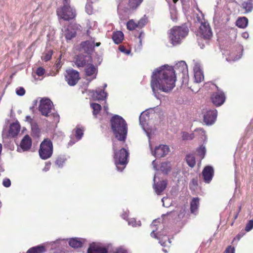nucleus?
<instances>
[{"mask_svg": "<svg viewBox=\"0 0 253 253\" xmlns=\"http://www.w3.org/2000/svg\"><path fill=\"white\" fill-rule=\"evenodd\" d=\"M181 73L183 75L187 74V66L184 61H180L174 66V68L167 65L162 66L155 70L151 76V87L153 94L161 99L159 90L169 92L175 86L176 80L175 72Z\"/></svg>", "mask_w": 253, "mask_h": 253, "instance_id": "nucleus-1", "label": "nucleus"}, {"mask_svg": "<svg viewBox=\"0 0 253 253\" xmlns=\"http://www.w3.org/2000/svg\"><path fill=\"white\" fill-rule=\"evenodd\" d=\"M111 129L119 142H125L127 133V125L120 116L115 115L110 120Z\"/></svg>", "mask_w": 253, "mask_h": 253, "instance_id": "nucleus-2", "label": "nucleus"}, {"mask_svg": "<svg viewBox=\"0 0 253 253\" xmlns=\"http://www.w3.org/2000/svg\"><path fill=\"white\" fill-rule=\"evenodd\" d=\"M124 142L114 140L113 144L115 164L117 170L120 171H123L128 163V151L124 148H122L117 151L118 146L122 145Z\"/></svg>", "mask_w": 253, "mask_h": 253, "instance_id": "nucleus-3", "label": "nucleus"}, {"mask_svg": "<svg viewBox=\"0 0 253 253\" xmlns=\"http://www.w3.org/2000/svg\"><path fill=\"white\" fill-rule=\"evenodd\" d=\"M154 115V109L150 108L141 113L139 116L140 125L145 132L149 138V146L151 150H152V147L150 143V139L152 135L154 134L155 130L151 127H147V126H148L149 121L150 118H152Z\"/></svg>", "mask_w": 253, "mask_h": 253, "instance_id": "nucleus-4", "label": "nucleus"}, {"mask_svg": "<svg viewBox=\"0 0 253 253\" xmlns=\"http://www.w3.org/2000/svg\"><path fill=\"white\" fill-rule=\"evenodd\" d=\"M188 28L184 25L173 27L169 33L170 43L174 46L180 44L182 40L188 35Z\"/></svg>", "mask_w": 253, "mask_h": 253, "instance_id": "nucleus-5", "label": "nucleus"}, {"mask_svg": "<svg viewBox=\"0 0 253 253\" xmlns=\"http://www.w3.org/2000/svg\"><path fill=\"white\" fill-rule=\"evenodd\" d=\"M53 107V103L50 99L42 98L40 101L39 110L43 116L46 117L52 116L53 121L57 123L59 121V116L57 113L52 112Z\"/></svg>", "mask_w": 253, "mask_h": 253, "instance_id": "nucleus-6", "label": "nucleus"}, {"mask_svg": "<svg viewBox=\"0 0 253 253\" xmlns=\"http://www.w3.org/2000/svg\"><path fill=\"white\" fill-rule=\"evenodd\" d=\"M70 0H63V5L57 8L56 10L59 18L66 21H69L76 17V11L70 5Z\"/></svg>", "mask_w": 253, "mask_h": 253, "instance_id": "nucleus-7", "label": "nucleus"}, {"mask_svg": "<svg viewBox=\"0 0 253 253\" xmlns=\"http://www.w3.org/2000/svg\"><path fill=\"white\" fill-rule=\"evenodd\" d=\"M199 39L198 40V44L201 48H203L205 44H208L209 41L212 36V32L208 22H202L199 28Z\"/></svg>", "mask_w": 253, "mask_h": 253, "instance_id": "nucleus-8", "label": "nucleus"}, {"mask_svg": "<svg viewBox=\"0 0 253 253\" xmlns=\"http://www.w3.org/2000/svg\"><path fill=\"white\" fill-rule=\"evenodd\" d=\"M53 147L52 141L48 138H45L41 143L39 149L40 157L42 160H46L52 156Z\"/></svg>", "mask_w": 253, "mask_h": 253, "instance_id": "nucleus-9", "label": "nucleus"}, {"mask_svg": "<svg viewBox=\"0 0 253 253\" xmlns=\"http://www.w3.org/2000/svg\"><path fill=\"white\" fill-rule=\"evenodd\" d=\"M157 222H158V221L156 220H154L151 224V227L153 228L150 234L151 236L159 240V243L162 246L166 247L167 246V242H168L169 244H170L171 242L167 236V233L165 231H158V228L154 227V226H157V224H156Z\"/></svg>", "mask_w": 253, "mask_h": 253, "instance_id": "nucleus-10", "label": "nucleus"}, {"mask_svg": "<svg viewBox=\"0 0 253 253\" xmlns=\"http://www.w3.org/2000/svg\"><path fill=\"white\" fill-rule=\"evenodd\" d=\"M73 62L77 67H84L92 63V58L88 54H79L74 57Z\"/></svg>", "mask_w": 253, "mask_h": 253, "instance_id": "nucleus-11", "label": "nucleus"}, {"mask_svg": "<svg viewBox=\"0 0 253 253\" xmlns=\"http://www.w3.org/2000/svg\"><path fill=\"white\" fill-rule=\"evenodd\" d=\"M79 73L73 69L66 71L65 79L68 84L70 86L76 85L80 80Z\"/></svg>", "mask_w": 253, "mask_h": 253, "instance_id": "nucleus-12", "label": "nucleus"}, {"mask_svg": "<svg viewBox=\"0 0 253 253\" xmlns=\"http://www.w3.org/2000/svg\"><path fill=\"white\" fill-rule=\"evenodd\" d=\"M217 115L216 110H210L204 114L203 121L208 126L212 125L216 121Z\"/></svg>", "mask_w": 253, "mask_h": 253, "instance_id": "nucleus-13", "label": "nucleus"}, {"mask_svg": "<svg viewBox=\"0 0 253 253\" xmlns=\"http://www.w3.org/2000/svg\"><path fill=\"white\" fill-rule=\"evenodd\" d=\"M169 151L168 146L161 145L155 148L154 151H152V154L157 158H162L167 155Z\"/></svg>", "mask_w": 253, "mask_h": 253, "instance_id": "nucleus-14", "label": "nucleus"}, {"mask_svg": "<svg viewBox=\"0 0 253 253\" xmlns=\"http://www.w3.org/2000/svg\"><path fill=\"white\" fill-rule=\"evenodd\" d=\"M32 146V139L28 135H26L22 139L20 148H17V151L22 152L29 151Z\"/></svg>", "mask_w": 253, "mask_h": 253, "instance_id": "nucleus-15", "label": "nucleus"}, {"mask_svg": "<svg viewBox=\"0 0 253 253\" xmlns=\"http://www.w3.org/2000/svg\"><path fill=\"white\" fill-rule=\"evenodd\" d=\"M211 99L214 105L219 106L224 102L225 96L223 92L218 90L217 92L212 94Z\"/></svg>", "mask_w": 253, "mask_h": 253, "instance_id": "nucleus-16", "label": "nucleus"}, {"mask_svg": "<svg viewBox=\"0 0 253 253\" xmlns=\"http://www.w3.org/2000/svg\"><path fill=\"white\" fill-rule=\"evenodd\" d=\"M100 44V42L95 43V39L91 38L90 40L82 42L81 46L86 52L88 53L93 50L94 45L99 46Z\"/></svg>", "mask_w": 253, "mask_h": 253, "instance_id": "nucleus-17", "label": "nucleus"}, {"mask_svg": "<svg viewBox=\"0 0 253 253\" xmlns=\"http://www.w3.org/2000/svg\"><path fill=\"white\" fill-rule=\"evenodd\" d=\"M156 175H155L153 179L154 184L153 187L157 195H160L166 189L167 186V181L166 180H163L156 183Z\"/></svg>", "mask_w": 253, "mask_h": 253, "instance_id": "nucleus-18", "label": "nucleus"}, {"mask_svg": "<svg viewBox=\"0 0 253 253\" xmlns=\"http://www.w3.org/2000/svg\"><path fill=\"white\" fill-rule=\"evenodd\" d=\"M214 174V170L211 166H206L202 171V175L204 181L206 183H209L212 179Z\"/></svg>", "mask_w": 253, "mask_h": 253, "instance_id": "nucleus-19", "label": "nucleus"}, {"mask_svg": "<svg viewBox=\"0 0 253 253\" xmlns=\"http://www.w3.org/2000/svg\"><path fill=\"white\" fill-rule=\"evenodd\" d=\"M85 73L86 76L92 77L90 80L87 79L89 82L95 79L97 74V69L92 64L87 65L85 68Z\"/></svg>", "mask_w": 253, "mask_h": 253, "instance_id": "nucleus-20", "label": "nucleus"}, {"mask_svg": "<svg viewBox=\"0 0 253 253\" xmlns=\"http://www.w3.org/2000/svg\"><path fill=\"white\" fill-rule=\"evenodd\" d=\"M193 70L195 82L199 83L203 81L204 78V74L199 63H196L195 64Z\"/></svg>", "mask_w": 253, "mask_h": 253, "instance_id": "nucleus-21", "label": "nucleus"}, {"mask_svg": "<svg viewBox=\"0 0 253 253\" xmlns=\"http://www.w3.org/2000/svg\"><path fill=\"white\" fill-rule=\"evenodd\" d=\"M91 96L94 100H104L106 98L107 93L104 90L98 88L95 91H92Z\"/></svg>", "mask_w": 253, "mask_h": 253, "instance_id": "nucleus-22", "label": "nucleus"}, {"mask_svg": "<svg viewBox=\"0 0 253 253\" xmlns=\"http://www.w3.org/2000/svg\"><path fill=\"white\" fill-rule=\"evenodd\" d=\"M107 252L108 251L106 248L95 243L91 244L87 250V253H107Z\"/></svg>", "mask_w": 253, "mask_h": 253, "instance_id": "nucleus-23", "label": "nucleus"}, {"mask_svg": "<svg viewBox=\"0 0 253 253\" xmlns=\"http://www.w3.org/2000/svg\"><path fill=\"white\" fill-rule=\"evenodd\" d=\"M85 240L83 238H73L69 240V245L73 248H78L82 247Z\"/></svg>", "mask_w": 253, "mask_h": 253, "instance_id": "nucleus-24", "label": "nucleus"}, {"mask_svg": "<svg viewBox=\"0 0 253 253\" xmlns=\"http://www.w3.org/2000/svg\"><path fill=\"white\" fill-rule=\"evenodd\" d=\"M20 130V126L18 122H15L11 124L10 126L8 131L9 135L11 137H15L19 132Z\"/></svg>", "mask_w": 253, "mask_h": 253, "instance_id": "nucleus-25", "label": "nucleus"}, {"mask_svg": "<svg viewBox=\"0 0 253 253\" xmlns=\"http://www.w3.org/2000/svg\"><path fill=\"white\" fill-rule=\"evenodd\" d=\"M199 199L197 197L193 198L190 203V211L191 212L196 215L198 212L199 207Z\"/></svg>", "mask_w": 253, "mask_h": 253, "instance_id": "nucleus-26", "label": "nucleus"}, {"mask_svg": "<svg viewBox=\"0 0 253 253\" xmlns=\"http://www.w3.org/2000/svg\"><path fill=\"white\" fill-rule=\"evenodd\" d=\"M238 51H239V53L237 54L236 56L235 54L232 53L229 56V57L226 58V60L228 61H236L239 59H240L242 56V52L243 51V47L241 45H239L238 47Z\"/></svg>", "mask_w": 253, "mask_h": 253, "instance_id": "nucleus-27", "label": "nucleus"}, {"mask_svg": "<svg viewBox=\"0 0 253 253\" xmlns=\"http://www.w3.org/2000/svg\"><path fill=\"white\" fill-rule=\"evenodd\" d=\"M112 39L116 44H119L124 39V34L120 31H116L113 33Z\"/></svg>", "mask_w": 253, "mask_h": 253, "instance_id": "nucleus-28", "label": "nucleus"}, {"mask_svg": "<svg viewBox=\"0 0 253 253\" xmlns=\"http://www.w3.org/2000/svg\"><path fill=\"white\" fill-rule=\"evenodd\" d=\"M241 7L244 10V13L251 12L253 9V3L250 0H248L242 3Z\"/></svg>", "mask_w": 253, "mask_h": 253, "instance_id": "nucleus-29", "label": "nucleus"}, {"mask_svg": "<svg viewBox=\"0 0 253 253\" xmlns=\"http://www.w3.org/2000/svg\"><path fill=\"white\" fill-rule=\"evenodd\" d=\"M76 34L75 30L70 27H68L65 31L64 36L67 40H70L75 37Z\"/></svg>", "mask_w": 253, "mask_h": 253, "instance_id": "nucleus-30", "label": "nucleus"}, {"mask_svg": "<svg viewBox=\"0 0 253 253\" xmlns=\"http://www.w3.org/2000/svg\"><path fill=\"white\" fill-rule=\"evenodd\" d=\"M198 136L204 142H206L207 140V136L206 135L205 131L202 128H198L194 130V135Z\"/></svg>", "mask_w": 253, "mask_h": 253, "instance_id": "nucleus-31", "label": "nucleus"}, {"mask_svg": "<svg viewBox=\"0 0 253 253\" xmlns=\"http://www.w3.org/2000/svg\"><path fill=\"white\" fill-rule=\"evenodd\" d=\"M45 252V249L43 246H37L29 249L27 253H43Z\"/></svg>", "mask_w": 253, "mask_h": 253, "instance_id": "nucleus-32", "label": "nucleus"}, {"mask_svg": "<svg viewBox=\"0 0 253 253\" xmlns=\"http://www.w3.org/2000/svg\"><path fill=\"white\" fill-rule=\"evenodd\" d=\"M142 1L143 0H129L128 6L129 9L135 10L139 6Z\"/></svg>", "mask_w": 253, "mask_h": 253, "instance_id": "nucleus-33", "label": "nucleus"}, {"mask_svg": "<svg viewBox=\"0 0 253 253\" xmlns=\"http://www.w3.org/2000/svg\"><path fill=\"white\" fill-rule=\"evenodd\" d=\"M248 23V19L245 17H240L236 21V25L241 28H246Z\"/></svg>", "mask_w": 253, "mask_h": 253, "instance_id": "nucleus-34", "label": "nucleus"}, {"mask_svg": "<svg viewBox=\"0 0 253 253\" xmlns=\"http://www.w3.org/2000/svg\"><path fill=\"white\" fill-rule=\"evenodd\" d=\"M67 160V158L64 155H60L57 157L55 162V165L59 168H61L63 166V164Z\"/></svg>", "mask_w": 253, "mask_h": 253, "instance_id": "nucleus-35", "label": "nucleus"}, {"mask_svg": "<svg viewBox=\"0 0 253 253\" xmlns=\"http://www.w3.org/2000/svg\"><path fill=\"white\" fill-rule=\"evenodd\" d=\"M170 169L171 165L169 162H163L161 164L160 170L164 173L167 174L170 171Z\"/></svg>", "mask_w": 253, "mask_h": 253, "instance_id": "nucleus-36", "label": "nucleus"}, {"mask_svg": "<svg viewBox=\"0 0 253 253\" xmlns=\"http://www.w3.org/2000/svg\"><path fill=\"white\" fill-rule=\"evenodd\" d=\"M186 160L189 166L193 168L196 164L195 158L193 154H188L186 156Z\"/></svg>", "mask_w": 253, "mask_h": 253, "instance_id": "nucleus-37", "label": "nucleus"}, {"mask_svg": "<svg viewBox=\"0 0 253 253\" xmlns=\"http://www.w3.org/2000/svg\"><path fill=\"white\" fill-rule=\"evenodd\" d=\"M197 152L200 158L201 159H203L204 158L206 152L205 146H204L203 145L200 146L197 149Z\"/></svg>", "mask_w": 253, "mask_h": 253, "instance_id": "nucleus-38", "label": "nucleus"}, {"mask_svg": "<svg viewBox=\"0 0 253 253\" xmlns=\"http://www.w3.org/2000/svg\"><path fill=\"white\" fill-rule=\"evenodd\" d=\"M90 106L91 108L93 109V115L94 116H96V115H97L101 109L100 105L97 103H91Z\"/></svg>", "mask_w": 253, "mask_h": 253, "instance_id": "nucleus-39", "label": "nucleus"}, {"mask_svg": "<svg viewBox=\"0 0 253 253\" xmlns=\"http://www.w3.org/2000/svg\"><path fill=\"white\" fill-rule=\"evenodd\" d=\"M127 28L129 30H133L136 27H138L137 23H135L133 20H130L127 22L126 24Z\"/></svg>", "mask_w": 253, "mask_h": 253, "instance_id": "nucleus-40", "label": "nucleus"}, {"mask_svg": "<svg viewBox=\"0 0 253 253\" xmlns=\"http://www.w3.org/2000/svg\"><path fill=\"white\" fill-rule=\"evenodd\" d=\"M84 128L77 127L76 130V137L79 140L81 139L84 134Z\"/></svg>", "mask_w": 253, "mask_h": 253, "instance_id": "nucleus-41", "label": "nucleus"}, {"mask_svg": "<svg viewBox=\"0 0 253 253\" xmlns=\"http://www.w3.org/2000/svg\"><path fill=\"white\" fill-rule=\"evenodd\" d=\"M52 54V51L50 50H48L44 53L42 57V58L45 61H48L51 58Z\"/></svg>", "mask_w": 253, "mask_h": 253, "instance_id": "nucleus-42", "label": "nucleus"}, {"mask_svg": "<svg viewBox=\"0 0 253 253\" xmlns=\"http://www.w3.org/2000/svg\"><path fill=\"white\" fill-rule=\"evenodd\" d=\"M194 133L183 132L182 137L183 140H192L194 138Z\"/></svg>", "mask_w": 253, "mask_h": 253, "instance_id": "nucleus-43", "label": "nucleus"}, {"mask_svg": "<svg viewBox=\"0 0 253 253\" xmlns=\"http://www.w3.org/2000/svg\"><path fill=\"white\" fill-rule=\"evenodd\" d=\"M31 129L33 132H34L35 134H38L40 132V129L38 127L37 124L33 123L31 125Z\"/></svg>", "mask_w": 253, "mask_h": 253, "instance_id": "nucleus-44", "label": "nucleus"}, {"mask_svg": "<svg viewBox=\"0 0 253 253\" xmlns=\"http://www.w3.org/2000/svg\"><path fill=\"white\" fill-rule=\"evenodd\" d=\"M253 228V219L250 220L246 224L245 230L247 232L251 231Z\"/></svg>", "mask_w": 253, "mask_h": 253, "instance_id": "nucleus-45", "label": "nucleus"}, {"mask_svg": "<svg viewBox=\"0 0 253 253\" xmlns=\"http://www.w3.org/2000/svg\"><path fill=\"white\" fill-rule=\"evenodd\" d=\"M16 93L18 96H23L25 93V90L23 87H19L16 88Z\"/></svg>", "mask_w": 253, "mask_h": 253, "instance_id": "nucleus-46", "label": "nucleus"}, {"mask_svg": "<svg viewBox=\"0 0 253 253\" xmlns=\"http://www.w3.org/2000/svg\"><path fill=\"white\" fill-rule=\"evenodd\" d=\"M138 222L139 223H136V220L134 218H130L128 220V224L129 225H131L133 227H135L137 226V225L140 226V221H139Z\"/></svg>", "mask_w": 253, "mask_h": 253, "instance_id": "nucleus-47", "label": "nucleus"}, {"mask_svg": "<svg viewBox=\"0 0 253 253\" xmlns=\"http://www.w3.org/2000/svg\"><path fill=\"white\" fill-rule=\"evenodd\" d=\"M198 186V181L197 179H193L190 184V188L191 189L194 190Z\"/></svg>", "mask_w": 253, "mask_h": 253, "instance_id": "nucleus-48", "label": "nucleus"}, {"mask_svg": "<svg viewBox=\"0 0 253 253\" xmlns=\"http://www.w3.org/2000/svg\"><path fill=\"white\" fill-rule=\"evenodd\" d=\"M146 22L147 20L145 18H142L140 19V20L137 23L138 27L142 28L146 24Z\"/></svg>", "mask_w": 253, "mask_h": 253, "instance_id": "nucleus-49", "label": "nucleus"}, {"mask_svg": "<svg viewBox=\"0 0 253 253\" xmlns=\"http://www.w3.org/2000/svg\"><path fill=\"white\" fill-rule=\"evenodd\" d=\"M45 73V70L42 67H39L36 70V74L39 76H42Z\"/></svg>", "mask_w": 253, "mask_h": 253, "instance_id": "nucleus-50", "label": "nucleus"}, {"mask_svg": "<svg viewBox=\"0 0 253 253\" xmlns=\"http://www.w3.org/2000/svg\"><path fill=\"white\" fill-rule=\"evenodd\" d=\"M224 253H235V248L231 246H228L225 249Z\"/></svg>", "mask_w": 253, "mask_h": 253, "instance_id": "nucleus-51", "label": "nucleus"}, {"mask_svg": "<svg viewBox=\"0 0 253 253\" xmlns=\"http://www.w3.org/2000/svg\"><path fill=\"white\" fill-rule=\"evenodd\" d=\"M2 184L5 187H9L11 185V181L8 178H5L3 180Z\"/></svg>", "mask_w": 253, "mask_h": 253, "instance_id": "nucleus-52", "label": "nucleus"}, {"mask_svg": "<svg viewBox=\"0 0 253 253\" xmlns=\"http://www.w3.org/2000/svg\"><path fill=\"white\" fill-rule=\"evenodd\" d=\"M119 50L122 52L125 53L126 54H129L130 53V51L129 50H127V49H126V48L123 45H120L119 46Z\"/></svg>", "mask_w": 253, "mask_h": 253, "instance_id": "nucleus-53", "label": "nucleus"}, {"mask_svg": "<svg viewBox=\"0 0 253 253\" xmlns=\"http://www.w3.org/2000/svg\"><path fill=\"white\" fill-rule=\"evenodd\" d=\"M115 253H127V251L123 248H119L116 250Z\"/></svg>", "mask_w": 253, "mask_h": 253, "instance_id": "nucleus-54", "label": "nucleus"}, {"mask_svg": "<svg viewBox=\"0 0 253 253\" xmlns=\"http://www.w3.org/2000/svg\"><path fill=\"white\" fill-rule=\"evenodd\" d=\"M86 11L88 14H91L92 12V8L90 5L86 4L85 6Z\"/></svg>", "mask_w": 253, "mask_h": 253, "instance_id": "nucleus-55", "label": "nucleus"}, {"mask_svg": "<svg viewBox=\"0 0 253 253\" xmlns=\"http://www.w3.org/2000/svg\"><path fill=\"white\" fill-rule=\"evenodd\" d=\"M50 163H46L45 165L44 168L43 169V171H47L49 170L50 167Z\"/></svg>", "mask_w": 253, "mask_h": 253, "instance_id": "nucleus-56", "label": "nucleus"}, {"mask_svg": "<svg viewBox=\"0 0 253 253\" xmlns=\"http://www.w3.org/2000/svg\"><path fill=\"white\" fill-rule=\"evenodd\" d=\"M25 121L28 122L31 125L33 123V119L30 116H27L25 118Z\"/></svg>", "mask_w": 253, "mask_h": 253, "instance_id": "nucleus-57", "label": "nucleus"}, {"mask_svg": "<svg viewBox=\"0 0 253 253\" xmlns=\"http://www.w3.org/2000/svg\"><path fill=\"white\" fill-rule=\"evenodd\" d=\"M184 212H185V209L182 208L180 211V213L178 214V217L179 218H181V217H182L184 215Z\"/></svg>", "mask_w": 253, "mask_h": 253, "instance_id": "nucleus-58", "label": "nucleus"}, {"mask_svg": "<svg viewBox=\"0 0 253 253\" xmlns=\"http://www.w3.org/2000/svg\"><path fill=\"white\" fill-rule=\"evenodd\" d=\"M152 166L153 167V168L155 170H158V169L157 168V163L156 162L155 160H154L153 162H152Z\"/></svg>", "mask_w": 253, "mask_h": 253, "instance_id": "nucleus-59", "label": "nucleus"}, {"mask_svg": "<svg viewBox=\"0 0 253 253\" xmlns=\"http://www.w3.org/2000/svg\"><path fill=\"white\" fill-rule=\"evenodd\" d=\"M249 35L247 32H244L242 34V37L245 39H247L249 38Z\"/></svg>", "mask_w": 253, "mask_h": 253, "instance_id": "nucleus-60", "label": "nucleus"}, {"mask_svg": "<svg viewBox=\"0 0 253 253\" xmlns=\"http://www.w3.org/2000/svg\"><path fill=\"white\" fill-rule=\"evenodd\" d=\"M241 209V207H239V210H238V211L237 213L235 215V216H234V220H235V219L238 217V216L239 213V212L240 211Z\"/></svg>", "mask_w": 253, "mask_h": 253, "instance_id": "nucleus-61", "label": "nucleus"}, {"mask_svg": "<svg viewBox=\"0 0 253 253\" xmlns=\"http://www.w3.org/2000/svg\"><path fill=\"white\" fill-rule=\"evenodd\" d=\"M168 199V198H166V197H164L163 198H162V202H163V206L164 207H168V206H165V203H164L165 200H167Z\"/></svg>", "mask_w": 253, "mask_h": 253, "instance_id": "nucleus-62", "label": "nucleus"}, {"mask_svg": "<svg viewBox=\"0 0 253 253\" xmlns=\"http://www.w3.org/2000/svg\"><path fill=\"white\" fill-rule=\"evenodd\" d=\"M127 214L126 213V212L125 213H124L122 215V217L123 218H124V219H126L127 217Z\"/></svg>", "mask_w": 253, "mask_h": 253, "instance_id": "nucleus-63", "label": "nucleus"}, {"mask_svg": "<svg viewBox=\"0 0 253 253\" xmlns=\"http://www.w3.org/2000/svg\"><path fill=\"white\" fill-rule=\"evenodd\" d=\"M104 110L106 111V113L107 114H108V112H107L108 110V106H104Z\"/></svg>", "mask_w": 253, "mask_h": 253, "instance_id": "nucleus-64", "label": "nucleus"}]
</instances>
